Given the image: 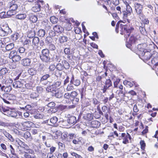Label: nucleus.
<instances>
[{
  "instance_id": "obj_64",
  "label": "nucleus",
  "mask_w": 158,
  "mask_h": 158,
  "mask_svg": "<svg viewBox=\"0 0 158 158\" xmlns=\"http://www.w3.org/2000/svg\"><path fill=\"white\" fill-rule=\"evenodd\" d=\"M7 97L8 98V99L10 100H14L16 99V96L13 94H9Z\"/></svg>"
},
{
  "instance_id": "obj_1",
  "label": "nucleus",
  "mask_w": 158,
  "mask_h": 158,
  "mask_svg": "<svg viewBox=\"0 0 158 158\" xmlns=\"http://www.w3.org/2000/svg\"><path fill=\"white\" fill-rule=\"evenodd\" d=\"M118 22L116 25V29L117 30V29H119V31L121 32V34L122 35H124V37L127 39L129 37L130 33L132 31L134 30V28L130 27L129 25H123L120 24V26H118Z\"/></svg>"
},
{
  "instance_id": "obj_8",
  "label": "nucleus",
  "mask_w": 158,
  "mask_h": 158,
  "mask_svg": "<svg viewBox=\"0 0 158 158\" xmlns=\"http://www.w3.org/2000/svg\"><path fill=\"white\" fill-rule=\"evenodd\" d=\"M33 123L30 121H26L23 122L21 124L24 127L23 131L27 130L30 128L33 125Z\"/></svg>"
},
{
  "instance_id": "obj_15",
  "label": "nucleus",
  "mask_w": 158,
  "mask_h": 158,
  "mask_svg": "<svg viewBox=\"0 0 158 158\" xmlns=\"http://www.w3.org/2000/svg\"><path fill=\"white\" fill-rule=\"evenodd\" d=\"M9 111L7 112V115L13 117H16L18 115L17 112L14 110H10Z\"/></svg>"
},
{
  "instance_id": "obj_19",
  "label": "nucleus",
  "mask_w": 158,
  "mask_h": 158,
  "mask_svg": "<svg viewBox=\"0 0 158 158\" xmlns=\"http://www.w3.org/2000/svg\"><path fill=\"white\" fill-rule=\"evenodd\" d=\"M35 35V30L34 29H31L28 31L27 33V36L29 38H32Z\"/></svg>"
},
{
  "instance_id": "obj_55",
  "label": "nucleus",
  "mask_w": 158,
  "mask_h": 158,
  "mask_svg": "<svg viewBox=\"0 0 158 158\" xmlns=\"http://www.w3.org/2000/svg\"><path fill=\"white\" fill-rule=\"evenodd\" d=\"M61 84V82L60 81H57L54 83L53 84H52V85L56 89V88L60 87Z\"/></svg>"
},
{
  "instance_id": "obj_12",
  "label": "nucleus",
  "mask_w": 158,
  "mask_h": 158,
  "mask_svg": "<svg viewBox=\"0 0 158 158\" xmlns=\"http://www.w3.org/2000/svg\"><path fill=\"white\" fill-rule=\"evenodd\" d=\"M83 117L85 120L88 121H90L93 119L94 116L92 114L87 113L84 114Z\"/></svg>"
},
{
  "instance_id": "obj_56",
  "label": "nucleus",
  "mask_w": 158,
  "mask_h": 158,
  "mask_svg": "<svg viewBox=\"0 0 158 158\" xmlns=\"http://www.w3.org/2000/svg\"><path fill=\"white\" fill-rule=\"evenodd\" d=\"M82 138H77L76 139H74L73 141V143L74 144H79L81 141Z\"/></svg>"
},
{
  "instance_id": "obj_59",
  "label": "nucleus",
  "mask_w": 158,
  "mask_h": 158,
  "mask_svg": "<svg viewBox=\"0 0 158 158\" xmlns=\"http://www.w3.org/2000/svg\"><path fill=\"white\" fill-rule=\"evenodd\" d=\"M20 108L22 109H25L27 110H31L32 108L30 105H27L25 107H20Z\"/></svg>"
},
{
  "instance_id": "obj_31",
  "label": "nucleus",
  "mask_w": 158,
  "mask_h": 158,
  "mask_svg": "<svg viewBox=\"0 0 158 158\" xmlns=\"http://www.w3.org/2000/svg\"><path fill=\"white\" fill-rule=\"evenodd\" d=\"M60 19L62 22H64L70 24V19L66 17L61 16L60 17Z\"/></svg>"
},
{
  "instance_id": "obj_48",
  "label": "nucleus",
  "mask_w": 158,
  "mask_h": 158,
  "mask_svg": "<svg viewBox=\"0 0 158 158\" xmlns=\"http://www.w3.org/2000/svg\"><path fill=\"white\" fill-rule=\"evenodd\" d=\"M125 4L126 6V10L128 11L129 12V13H131L132 12V9L131 7L127 2H126Z\"/></svg>"
},
{
  "instance_id": "obj_29",
  "label": "nucleus",
  "mask_w": 158,
  "mask_h": 158,
  "mask_svg": "<svg viewBox=\"0 0 158 158\" xmlns=\"http://www.w3.org/2000/svg\"><path fill=\"white\" fill-rule=\"evenodd\" d=\"M29 20L32 23H35L37 20V18L35 15L30 14L29 16Z\"/></svg>"
},
{
  "instance_id": "obj_4",
  "label": "nucleus",
  "mask_w": 158,
  "mask_h": 158,
  "mask_svg": "<svg viewBox=\"0 0 158 158\" xmlns=\"http://www.w3.org/2000/svg\"><path fill=\"white\" fill-rule=\"evenodd\" d=\"M41 55L40 56L41 60L44 61L48 62L50 61V57L49 56L50 52L48 49H45L42 50Z\"/></svg>"
},
{
  "instance_id": "obj_41",
  "label": "nucleus",
  "mask_w": 158,
  "mask_h": 158,
  "mask_svg": "<svg viewBox=\"0 0 158 158\" xmlns=\"http://www.w3.org/2000/svg\"><path fill=\"white\" fill-rule=\"evenodd\" d=\"M43 116V114L41 113H37L34 115V118L36 119H42Z\"/></svg>"
},
{
  "instance_id": "obj_40",
  "label": "nucleus",
  "mask_w": 158,
  "mask_h": 158,
  "mask_svg": "<svg viewBox=\"0 0 158 158\" xmlns=\"http://www.w3.org/2000/svg\"><path fill=\"white\" fill-rule=\"evenodd\" d=\"M11 38L13 40L15 41L17 40L19 37V34L18 33H15L11 35Z\"/></svg>"
},
{
  "instance_id": "obj_22",
  "label": "nucleus",
  "mask_w": 158,
  "mask_h": 158,
  "mask_svg": "<svg viewBox=\"0 0 158 158\" xmlns=\"http://www.w3.org/2000/svg\"><path fill=\"white\" fill-rule=\"evenodd\" d=\"M58 118L56 116H53L52 117L50 120V122L52 124L51 125H54L57 124Z\"/></svg>"
},
{
  "instance_id": "obj_37",
  "label": "nucleus",
  "mask_w": 158,
  "mask_h": 158,
  "mask_svg": "<svg viewBox=\"0 0 158 158\" xmlns=\"http://www.w3.org/2000/svg\"><path fill=\"white\" fill-rule=\"evenodd\" d=\"M129 12L126 10V11H124L123 12V17L124 18H126L127 19V20L128 23H129L130 22L128 19L127 18V17L128 16H129L131 15V13H129Z\"/></svg>"
},
{
  "instance_id": "obj_21",
  "label": "nucleus",
  "mask_w": 158,
  "mask_h": 158,
  "mask_svg": "<svg viewBox=\"0 0 158 158\" xmlns=\"http://www.w3.org/2000/svg\"><path fill=\"white\" fill-rule=\"evenodd\" d=\"M41 6L38 3L35 4L32 8V10L34 12H37L40 11V10Z\"/></svg>"
},
{
  "instance_id": "obj_43",
  "label": "nucleus",
  "mask_w": 158,
  "mask_h": 158,
  "mask_svg": "<svg viewBox=\"0 0 158 158\" xmlns=\"http://www.w3.org/2000/svg\"><path fill=\"white\" fill-rule=\"evenodd\" d=\"M39 96L38 93L35 92H32L30 95V97L31 99H35L37 98Z\"/></svg>"
},
{
  "instance_id": "obj_23",
  "label": "nucleus",
  "mask_w": 158,
  "mask_h": 158,
  "mask_svg": "<svg viewBox=\"0 0 158 158\" xmlns=\"http://www.w3.org/2000/svg\"><path fill=\"white\" fill-rule=\"evenodd\" d=\"M122 136L123 137V143L124 144H127L129 143V141L127 138V136L126 134L125 133H122Z\"/></svg>"
},
{
  "instance_id": "obj_28",
  "label": "nucleus",
  "mask_w": 158,
  "mask_h": 158,
  "mask_svg": "<svg viewBox=\"0 0 158 158\" xmlns=\"http://www.w3.org/2000/svg\"><path fill=\"white\" fill-rule=\"evenodd\" d=\"M62 63L64 69H68L69 68L70 65L68 62L65 60H63L62 61Z\"/></svg>"
},
{
  "instance_id": "obj_51",
  "label": "nucleus",
  "mask_w": 158,
  "mask_h": 158,
  "mask_svg": "<svg viewBox=\"0 0 158 158\" xmlns=\"http://www.w3.org/2000/svg\"><path fill=\"white\" fill-rule=\"evenodd\" d=\"M28 58L29 59H32L35 57V53L34 52H31L28 53Z\"/></svg>"
},
{
  "instance_id": "obj_18",
  "label": "nucleus",
  "mask_w": 158,
  "mask_h": 158,
  "mask_svg": "<svg viewBox=\"0 0 158 158\" xmlns=\"http://www.w3.org/2000/svg\"><path fill=\"white\" fill-rule=\"evenodd\" d=\"M73 108V106L60 105L59 109L61 110L65 111L70 108Z\"/></svg>"
},
{
  "instance_id": "obj_61",
  "label": "nucleus",
  "mask_w": 158,
  "mask_h": 158,
  "mask_svg": "<svg viewBox=\"0 0 158 158\" xmlns=\"http://www.w3.org/2000/svg\"><path fill=\"white\" fill-rule=\"evenodd\" d=\"M52 41V38L50 36L47 37L45 40V43L48 44L51 43Z\"/></svg>"
},
{
  "instance_id": "obj_7",
  "label": "nucleus",
  "mask_w": 158,
  "mask_h": 158,
  "mask_svg": "<svg viewBox=\"0 0 158 158\" xmlns=\"http://www.w3.org/2000/svg\"><path fill=\"white\" fill-rule=\"evenodd\" d=\"M24 81L23 80H20L14 82L13 84V87L15 88H20L22 87L24 85Z\"/></svg>"
},
{
  "instance_id": "obj_36",
  "label": "nucleus",
  "mask_w": 158,
  "mask_h": 158,
  "mask_svg": "<svg viewBox=\"0 0 158 158\" xmlns=\"http://www.w3.org/2000/svg\"><path fill=\"white\" fill-rule=\"evenodd\" d=\"M58 19L55 16H51L50 18V21L53 24L56 23L58 21Z\"/></svg>"
},
{
  "instance_id": "obj_35",
  "label": "nucleus",
  "mask_w": 158,
  "mask_h": 158,
  "mask_svg": "<svg viewBox=\"0 0 158 158\" xmlns=\"http://www.w3.org/2000/svg\"><path fill=\"white\" fill-rule=\"evenodd\" d=\"M17 55V52L16 51L13 50L10 52L9 56V58L10 59H12Z\"/></svg>"
},
{
  "instance_id": "obj_13",
  "label": "nucleus",
  "mask_w": 158,
  "mask_h": 158,
  "mask_svg": "<svg viewBox=\"0 0 158 158\" xmlns=\"http://www.w3.org/2000/svg\"><path fill=\"white\" fill-rule=\"evenodd\" d=\"M54 31L57 33L62 32L64 31L63 28L60 26L58 25H56L53 27Z\"/></svg>"
},
{
  "instance_id": "obj_11",
  "label": "nucleus",
  "mask_w": 158,
  "mask_h": 158,
  "mask_svg": "<svg viewBox=\"0 0 158 158\" xmlns=\"http://www.w3.org/2000/svg\"><path fill=\"white\" fill-rule=\"evenodd\" d=\"M67 121L69 124L73 125L75 124L77 121L76 117L74 116H71L69 117L67 119Z\"/></svg>"
},
{
  "instance_id": "obj_42",
  "label": "nucleus",
  "mask_w": 158,
  "mask_h": 158,
  "mask_svg": "<svg viewBox=\"0 0 158 158\" xmlns=\"http://www.w3.org/2000/svg\"><path fill=\"white\" fill-rule=\"evenodd\" d=\"M16 14V11L12 10L10 9V10L8 11L6 13V15L7 16H11L12 15H14Z\"/></svg>"
},
{
  "instance_id": "obj_63",
  "label": "nucleus",
  "mask_w": 158,
  "mask_h": 158,
  "mask_svg": "<svg viewBox=\"0 0 158 158\" xmlns=\"http://www.w3.org/2000/svg\"><path fill=\"white\" fill-rule=\"evenodd\" d=\"M24 156L25 158H35V156L33 155L27 153H25Z\"/></svg>"
},
{
  "instance_id": "obj_62",
  "label": "nucleus",
  "mask_w": 158,
  "mask_h": 158,
  "mask_svg": "<svg viewBox=\"0 0 158 158\" xmlns=\"http://www.w3.org/2000/svg\"><path fill=\"white\" fill-rule=\"evenodd\" d=\"M8 7L10 9H11L15 11V10L17 9L18 7V5L16 4H14V5L13 6H10Z\"/></svg>"
},
{
  "instance_id": "obj_60",
  "label": "nucleus",
  "mask_w": 158,
  "mask_h": 158,
  "mask_svg": "<svg viewBox=\"0 0 158 158\" xmlns=\"http://www.w3.org/2000/svg\"><path fill=\"white\" fill-rule=\"evenodd\" d=\"M7 71H8L6 68H3L0 70V74L2 75H4L7 72Z\"/></svg>"
},
{
  "instance_id": "obj_58",
  "label": "nucleus",
  "mask_w": 158,
  "mask_h": 158,
  "mask_svg": "<svg viewBox=\"0 0 158 158\" xmlns=\"http://www.w3.org/2000/svg\"><path fill=\"white\" fill-rule=\"evenodd\" d=\"M74 86L71 84H69L66 89L67 91H71L74 89Z\"/></svg>"
},
{
  "instance_id": "obj_27",
  "label": "nucleus",
  "mask_w": 158,
  "mask_h": 158,
  "mask_svg": "<svg viewBox=\"0 0 158 158\" xmlns=\"http://www.w3.org/2000/svg\"><path fill=\"white\" fill-rule=\"evenodd\" d=\"M46 90L48 92H51L53 94L55 92V91L56 90L55 87L53 86L52 85L48 86L46 88Z\"/></svg>"
},
{
  "instance_id": "obj_32",
  "label": "nucleus",
  "mask_w": 158,
  "mask_h": 158,
  "mask_svg": "<svg viewBox=\"0 0 158 158\" xmlns=\"http://www.w3.org/2000/svg\"><path fill=\"white\" fill-rule=\"evenodd\" d=\"M8 148H9L10 151V153L12 155L15 156H17L15 152V149L12 145H10Z\"/></svg>"
},
{
  "instance_id": "obj_9",
  "label": "nucleus",
  "mask_w": 158,
  "mask_h": 158,
  "mask_svg": "<svg viewBox=\"0 0 158 158\" xmlns=\"http://www.w3.org/2000/svg\"><path fill=\"white\" fill-rule=\"evenodd\" d=\"M1 29L10 34L12 32L11 29L9 27L8 24L6 22L2 23L1 25Z\"/></svg>"
},
{
  "instance_id": "obj_52",
  "label": "nucleus",
  "mask_w": 158,
  "mask_h": 158,
  "mask_svg": "<svg viewBox=\"0 0 158 158\" xmlns=\"http://www.w3.org/2000/svg\"><path fill=\"white\" fill-rule=\"evenodd\" d=\"M139 29L142 34L145 35L146 33L145 29L143 26H140L139 27Z\"/></svg>"
},
{
  "instance_id": "obj_26",
  "label": "nucleus",
  "mask_w": 158,
  "mask_h": 158,
  "mask_svg": "<svg viewBox=\"0 0 158 158\" xmlns=\"http://www.w3.org/2000/svg\"><path fill=\"white\" fill-rule=\"evenodd\" d=\"M27 17V15L25 14H20L16 15V18L20 20H23L25 19Z\"/></svg>"
},
{
  "instance_id": "obj_30",
  "label": "nucleus",
  "mask_w": 158,
  "mask_h": 158,
  "mask_svg": "<svg viewBox=\"0 0 158 158\" xmlns=\"http://www.w3.org/2000/svg\"><path fill=\"white\" fill-rule=\"evenodd\" d=\"M37 35L41 37H43L46 34L45 31L44 29H41L39 30L37 32Z\"/></svg>"
},
{
  "instance_id": "obj_53",
  "label": "nucleus",
  "mask_w": 158,
  "mask_h": 158,
  "mask_svg": "<svg viewBox=\"0 0 158 158\" xmlns=\"http://www.w3.org/2000/svg\"><path fill=\"white\" fill-rule=\"evenodd\" d=\"M50 77V75L48 74H46L43 76L40 79V82L46 80L48 77Z\"/></svg>"
},
{
  "instance_id": "obj_24",
  "label": "nucleus",
  "mask_w": 158,
  "mask_h": 158,
  "mask_svg": "<svg viewBox=\"0 0 158 158\" xmlns=\"http://www.w3.org/2000/svg\"><path fill=\"white\" fill-rule=\"evenodd\" d=\"M137 40L136 38L134 36H131L129 39V46H127V47H130V45H131L132 44H134Z\"/></svg>"
},
{
  "instance_id": "obj_34",
  "label": "nucleus",
  "mask_w": 158,
  "mask_h": 158,
  "mask_svg": "<svg viewBox=\"0 0 158 158\" xmlns=\"http://www.w3.org/2000/svg\"><path fill=\"white\" fill-rule=\"evenodd\" d=\"M28 72L29 74L31 75H34L36 73V70L35 69L31 68L28 69Z\"/></svg>"
},
{
  "instance_id": "obj_10",
  "label": "nucleus",
  "mask_w": 158,
  "mask_h": 158,
  "mask_svg": "<svg viewBox=\"0 0 158 158\" xmlns=\"http://www.w3.org/2000/svg\"><path fill=\"white\" fill-rule=\"evenodd\" d=\"M63 91L60 89H59L55 91L52 96H55L57 98H60L63 97Z\"/></svg>"
},
{
  "instance_id": "obj_20",
  "label": "nucleus",
  "mask_w": 158,
  "mask_h": 158,
  "mask_svg": "<svg viewBox=\"0 0 158 158\" xmlns=\"http://www.w3.org/2000/svg\"><path fill=\"white\" fill-rule=\"evenodd\" d=\"M68 38L67 36L62 35L60 36L58 39V40L60 44H63L67 41Z\"/></svg>"
},
{
  "instance_id": "obj_49",
  "label": "nucleus",
  "mask_w": 158,
  "mask_h": 158,
  "mask_svg": "<svg viewBox=\"0 0 158 158\" xmlns=\"http://www.w3.org/2000/svg\"><path fill=\"white\" fill-rule=\"evenodd\" d=\"M56 68L57 70L59 71H62L64 69L62 64L61 63L58 64L56 66Z\"/></svg>"
},
{
  "instance_id": "obj_39",
  "label": "nucleus",
  "mask_w": 158,
  "mask_h": 158,
  "mask_svg": "<svg viewBox=\"0 0 158 158\" xmlns=\"http://www.w3.org/2000/svg\"><path fill=\"white\" fill-rule=\"evenodd\" d=\"M14 46L13 43H11L8 44L6 46V50L9 51L11 50Z\"/></svg>"
},
{
  "instance_id": "obj_50",
  "label": "nucleus",
  "mask_w": 158,
  "mask_h": 158,
  "mask_svg": "<svg viewBox=\"0 0 158 158\" xmlns=\"http://www.w3.org/2000/svg\"><path fill=\"white\" fill-rule=\"evenodd\" d=\"M117 92H118V94L120 98H123L125 96V94L122 90H117Z\"/></svg>"
},
{
  "instance_id": "obj_45",
  "label": "nucleus",
  "mask_w": 158,
  "mask_h": 158,
  "mask_svg": "<svg viewBox=\"0 0 158 158\" xmlns=\"http://www.w3.org/2000/svg\"><path fill=\"white\" fill-rule=\"evenodd\" d=\"M112 85V83L110 79H106L105 82V85H104L107 87L109 88Z\"/></svg>"
},
{
  "instance_id": "obj_38",
  "label": "nucleus",
  "mask_w": 158,
  "mask_h": 158,
  "mask_svg": "<svg viewBox=\"0 0 158 158\" xmlns=\"http://www.w3.org/2000/svg\"><path fill=\"white\" fill-rule=\"evenodd\" d=\"M1 108H0V111L1 112L5 113V114L7 115V112L9 111V109H6L5 108L2 107V106H1Z\"/></svg>"
},
{
  "instance_id": "obj_3",
  "label": "nucleus",
  "mask_w": 158,
  "mask_h": 158,
  "mask_svg": "<svg viewBox=\"0 0 158 158\" xmlns=\"http://www.w3.org/2000/svg\"><path fill=\"white\" fill-rule=\"evenodd\" d=\"M135 7L137 15L141 20H143L144 18V15L143 12L142 6L138 3H135Z\"/></svg>"
},
{
  "instance_id": "obj_47",
  "label": "nucleus",
  "mask_w": 158,
  "mask_h": 158,
  "mask_svg": "<svg viewBox=\"0 0 158 158\" xmlns=\"http://www.w3.org/2000/svg\"><path fill=\"white\" fill-rule=\"evenodd\" d=\"M9 33L6 31H4L1 29H0V36H6Z\"/></svg>"
},
{
  "instance_id": "obj_46",
  "label": "nucleus",
  "mask_w": 158,
  "mask_h": 158,
  "mask_svg": "<svg viewBox=\"0 0 158 158\" xmlns=\"http://www.w3.org/2000/svg\"><path fill=\"white\" fill-rule=\"evenodd\" d=\"M123 83L124 85H127V86H129L130 87H131L133 85V82H131L127 81H124Z\"/></svg>"
},
{
  "instance_id": "obj_6",
  "label": "nucleus",
  "mask_w": 158,
  "mask_h": 158,
  "mask_svg": "<svg viewBox=\"0 0 158 158\" xmlns=\"http://www.w3.org/2000/svg\"><path fill=\"white\" fill-rule=\"evenodd\" d=\"M151 59V62H149V63H151L152 64L155 66L158 65V53L157 52H153L152 56Z\"/></svg>"
},
{
  "instance_id": "obj_54",
  "label": "nucleus",
  "mask_w": 158,
  "mask_h": 158,
  "mask_svg": "<svg viewBox=\"0 0 158 158\" xmlns=\"http://www.w3.org/2000/svg\"><path fill=\"white\" fill-rule=\"evenodd\" d=\"M71 99L77 97L78 94L76 91H73L70 93Z\"/></svg>"
},
{
  "instance_id": "obj_17",
  "label": "nucleus",
  "mask_w": 158,
  "mask_h": 158,
  "mask_svg": "<svg viewBox=\"0 0 158 158\" xmlns=\"http://www.w3.org/2000/svg\"><path fill=\"white\" fill-rule=\"evenodd\" d=\"M31 61L29 58H26L22 60V64L24 66H28L30 65Z\"/></svg>"
},
{
  "instance_id": "obj_2",
  "label": "nucleus",
  "mask_w": 158,
  "mask_h": 158,
  "mask_svg": "<svg viewBox=\"0 0 158 158\" xmlns=\"http://www.w3.org/2000/svg\"><path fill=\"white\" fill-rule=\"evenodd\" d=\"M139 51L140 52L139 53L143 57V59L144 61H147L151 59L152 56V53H151L147 51V49L142 48H139Z\"/></svg>"
},
{
  "instance_id": "obj_57",
  "label": "nucleus",
  "mask_w": 158,
  "mask_h": 158,
  "mask_svg": "<svg viewBox=\"0 0 158 158\" xmlns=\"http://www.w3.org/2000/svg\"><path fill=\"white\" fill-rule=\"evenodd\" d=\"M64 98L66 99L71 100L70 94L69 93H65L64 95Z\"/></svg>"
},
{
  "instance_id": "obj_44",
  "label": "nucleus",
  "mask_w": 158,
  "mask_h": 158,
  "mask_svg": "<svg viewBox=\"0 0 158 158\" xmlns=\"http://www.w3.org/2000/svg\"><path fill=\"white\" fill-rule=\"evenodd\" d=\"M21 59V57L18 55H16L12 60L13 62H16L19 61Z\"/></svg>"
},
{
  "instance_id": "obj_16",
  "label": "nucleus",
  "mask_w": 158,
  "mask_h": 158,
  "mask_svg": "<svg viewBox=\"0 0 158 158\" xmlns=\"http://www.w3.org/2000/svg\"><path fill=\"white\" fill-rule=\"evenodd\" d=\"M100 125V123L96 120L93 121L91 122V126L93 128H98Z\"/></svg>"
},
{
  "instance_id": "obj_14",
  "label": "nucleus",
  "mask_w": 158,
  "mask_h": 158,
  "mask_svg": "<svg viewBox=\"0 0 158 158\" xmlns=\"http://www.w3.org/2000/svg\"><path fill=\"white\" fill-rule=\"evenodd\" d=\"M12 88L11 86L10 85H9L6 86H4L3 89V91H4L6 93L4 94H3V95H8V93H10L11 90Z\"/></svg>"
},
{
  "instance_id": "obj_25",
  "label": "nucleus",
  "mask_w": 158,
  "mask_h": 158,
  "mask_svg": "<svg viewBox=\"0 0 158 158\" xmlns=\"http://www.w3.org/2000/svg\"><path fill=\"white\" fill-rule=\"evenodd\" d=\"M23 137L24 139L28 141L30 140L31 139V134L30 132L28 131H27L25 132Z\"/></svg>"
},
{
  "instance_id": "obj_5",
  "label": "nucleus",
  "mask_w": 158,
  "mask_h": 158,
  "mask_svg": "<svg viewBox=\"0 0 158 158\" xmlns=\"http://www.w3.org/2000/svg\"><path fill=\"white\" fill-rule=\"evenodd\" d=\"M32 43L34 45V47L37 48H39V45L42 47L44 45V41L42 40L40 41L39 38L37 37H35L33 38Z\"/></svg>"
},
{
  "instance_id": "obj_33",
  "label": "nucleus",
  "mask_w": 158,
  "mask_h": 158,
  "mask_svg": "<svg viewBox=\"0 0 158 158\" xmlns=\"http://www.w3.org/2000/svg\"><path fill=\"white\" fill-rule=\"evenodd\" d=\"M4 135L10 141L13 142L15 141V139L8 132H6Z\"/></svg>"
}]
</instances>
